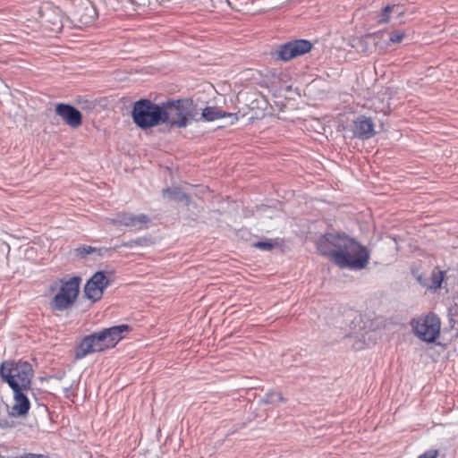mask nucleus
<instances>
[{
  "mask_svg": "<svg viewBox=\"0 0 458 458\" xmlns=\"http://www.w3.org/2000/svg\"><path fill=\"white\" fill-rule=\"evenodd\" d=\"M318 251L340 268L358 271L367 267L370 250L345 233L333 232L320 236Z\"/></svg>",
  "mask_w": 458,
  "mask_h": 458,
  "instance_id": "f257e3e1",
  "label": "nucleus"
},
{
  "mask_svg": "<svg viewBox=\"0 0 458 458\" xmlns=\"http://www.w3.org/2000/svg\"><path fill=\"white\" fill-rule=\"evenodd\" d=\"M230 117L232 118L231 123H233L238 120V116L233 113H227L220 110L216 106H207L202 110L200 119H203L207 122H212L220 118Z\"/></svg>",
  "mask_w": 458,
  "mask_h": 458,
  "instance_id": "dca6fc26",
  "label": "nucleus"
},
{
  "mask_svg": "<svg viewBox=\"0 0 458 458\" xmlns=\"http://www.w3.org/2000/svg\"><path fill=\"white\" fill-rule=\"evenodd\" d=\"M41 23L53 31H58L62 28V19L59 10L46 4L39 9Z\"/></svg>",
  "mask_w": 458,
  "mask_h": 458,
  "instance_id": "9b49d317",
  "label": "nucleus"
},
{
  "mask_svg": "<svg viewBox=\"0 0 458 458\" xmlns=\"http://www.w3.org/2000/svg\"><path fill=\"white\" fill-rule=\"evenodd\" d=\"M109 285V280L104 272L95 273L84 287L85 296L93 302L100 300L104 290Z\"/></svg>",
  "mask_w": 458,
  "mask_h": 458,
  "instance_id": "1a4fd4ad",
  "label": "nucleus"
},
{
  "mask_svg": "<svg viewBox=\"0 0 458 458\" xmlns=\"http://www.w3.org/2000/svg\"><path fill=\"white\" fill-rule=\"evenodd\" d=\"M417 280L420 282V284L428 288V281L426 278H423L422 276H419L417 277Z\"/></svg>",
  "mask_w": 458,
  "mask_h": 458,
  "instance_id": "cd10ccee",
  "label": "nucleus"
},
{
  "mask_svg": "<svg viewBox=\"0 0 458 458\" xmlns=\"http://www.w3.org/2000/svg\"><path fill=\"white\" fill-rule=\"evenodd\" d=\"M275 246V243L271 241H264V242H257L253 243V247L261 250H271Z\"/></svg>",
  "mask_w": 458,
  "mask_h": 458,
  "instance_id": "412c9836",
  "label": "nucleus"
},
{
  "mask_svg": "<svg viewBox=\"0 0 458 458\" xmlns=\"http://www.w3.org/2000/svg\"><path fill=\"white\" fill-rule=\"evenodd\" d=\"M132 2L138 5H146L150 4L149 0H132Z\"/></svg>",
  "mask_w": 458,
  "mask_h": 458,
  "instance_id": "bb28decb",
  "label": "nucleus"
},
{
  "mask_svg": "<svg viewBox=\"0 0 458 458\" xmlns=\"http://www.w3.org/2000/svg\"><path fill=\"white\" fill-rule=\"evenodd\" d=\"M440 319L435 314L419 317L411 322L415 335L422 341L432 343L439 335Z\"/></svg>",
  "mask_w": 458,
  "mask_h": 458,
  "instance_id": "0eeeda50",
  "label": "nucleus"
},
{
  "mask_svg": "<svg viewBox=\"0 0 458 458\" xmlns=\"http://www.w3.org/2000/svg\"><path fill=\"white\" fill-rule=\"evenodd\" d=\"M127 325H119L85 336L75 350V358L81 360L88 354L114 347L129 333Z\"/></svg>",
  "mask_w": 458,
  "mask_h": 458,
  "instance_id": "f03ea898",
  "label": "nucleus"
},
{
  "mask_svg": "<svg viewBox=\"0 0 458 458\" xmlns=\"http://www.w3.org/2000/svg\"><path fill=\"white\" fill-rule=\"evenodd\" d=\"M199 120L197 109L189 99H178L162 104V123L182 129L193 121Z\"/></svg>",
  "mask_w": 458,
  "mask_h": 458,
  "instance_id": "7ed1b4c3",
  "label": "nucleus"
},
{
  "mask_svg": "<svg viewBox=\"0 0 458 458\" xmlns=\"http://www.w3.org/2000/svg\"><path fill=\"white\" fill-rule=\"evenodd\" d=\"M374 123L370 118L360 115L354 121L353 133L361 140H368L374 136Z\"/></svg>",
  "mask_w": 458,
  "mask_h": 458,
  "instance_id": "2eb2a0df",
  "label": "nucleus"
},
{
  "mask_svg": "<svg viewBox=\"0 0 458 458\" xmlns=\"http://www.w3.org/2000/svg\"><path fill=\"white\" fill-rule=\"evenodd\" d=\"M94 248L90 247V246H87V247H83L81 249H78V250L81 252V255L85 256V255H89L90 253H92L94 251Z\"/></svg>",
  "mask_w": 458,
  "mask_h": 458,
  "instance_id": "393cba45",
  "label": "nucleus"
},
{
  "mask_svg": "<svg viewBox=\"0 0 458 458\" xmlns=\"http://www.w3.org/2000/svg\"><path fill=\"white\" fill-rule=\"evenodd\" d=\"M438 451L437 449H430L420 454L418 458H437Z\"/></svg>",
  "mask_w": 458,
  "mask_h": 458,
  "instance_id": "b1692460",
  "label": "nucleus"
},
{
  "mask_svg": "<svg viewBox=\"0 0 458 458\" xmlns=\"http://www.w3.org/2000/svg\"><path fill=\"white\" fill-rule=\"evenodd\" d=\"M264 402L267 403H273L276 402H284V399L280 393H271L266 395Z\"/></svg>",
  "mask_w": 458,
  "mask_h": 458,
  "instance_id": "4be33fe9",
  "label": "nucleus"
},
{
  "mask_svg": "<svg viewBox=\"0 0 458 458\" xmlns=\"http://www.w3.org/2000/svg\"><path fill=\"white\" fill-rule=\"evenodd\" d=\"M55 113L65 122L66 124L72 128L79 127L82 123V115L81 112L68 104H57L55 106Z\"/></svg>",
  "mask_w": 458,
  "mask_h": 458,
  "instance_id": "f8f14e48",
  "label": "nucleus"
},
{
  "mask_svg": "<svg viewBox=\"0 0 458 458\" xmlns=\"http://www.w3.org/2000/svg\"><path fill=\"white\" fill-rule=\"evenodd\" d=\"M444 280V272L441 270L434 269L431 273L429 283H428V289L437 290L441 287Z\"/></svg>",
  "mask_w": 458,
  "mask_h": 458,
  "instance_id": "6ab92c4d",
  "label": "nucleus"
},
{
  "mask_svg": "<svg viewBox=\"0 0 458 458\" xmlns=\"http://www.w3.org/2000/svg\"><path fill=\"white\" fill-rule=\"evenodd\" d=\"M391 13H395L396 15H401L403 13L401 7L398 5H386L381 14L380 18L378 20L379 23H388L390 21V16Z\"/></svg>",
  "mask_w": 458,
  "mask_h": 458,
  "instance_id": "a211bd4d",
  "label": "nucleus"
},
{
  "mask_svg": "<svg viewBox=\"0 0 458 458\" xmlns=\"http://www.w3.org/2000/svg\"><path fill=\"white\" fill-rule=\"evenodd\" d=\"M147 242H148V240L146 238L140 237L135 240H131L128 242H124L123 244V246L128 247V248H132L133 246H136V245H138V246L146 245Z\"/></svg>",
  "mask_w": 458,
  "mask_h": 458,
  "instance_id": "5701e85b",
  "label": "nucleus"
},
{
  "mask_svg": "<svg viewBox=\"0 0 458 458\" xmlns=\"http://www.w3.org/2000/svg\"><path fill=\"white\" fill-rule=\"evenodd\" d=\"M0 426L2 428L9 427V423L6 420H4L3 422H0Z\"/></svg>",
  "mask_w": 458,
  "mask_h": 458,
  "instance_id": "c85d7f7f",
  "label": "nucleus"
},
{
  "mask_svg": "<svg viewBox=\"0 0 458 458\" xmlns=\"http://www.w3.org/2000/svg\"><path fill=\"white\" fill-rule=\"evenodd\" d=\"M131 117L134 123L141 129H148L162 123V105L148 99H140L133 105Z\"/></svg>",
  "mask_w": 458,
  "mask_h": 458,
  "instance_id": "39448f33",
  "label": "nucleus"
},
{
  "mask_svg": "<svg viewBox=\"0 0 458 458\" xmlns=\"http://www.w3.org/2000/svg\"><path fill=\"white\" fill-rule=\"evenodd\" d=\"M73 18L81 25L89 26L95 21L97 12L94 5L90 2L86 1L76 7Z\"/></svg>",
  "mask_w": 458,
  "mask_h": 458,
  "instance_id": "ddd939ff",
  "label": "nucleus"
},
{
  "mask_svg": "<svg viewBox=\"0 0 458 458\" xmlns=\"http://www.w3.org/2000/svg\"><path fill=\"white\" fill-rule=\"evenodd\" d=\"M33 369L30 362L5 360L0 364V377L12 390L30 389Z\"/></svg>",
  "mask_w": 458,
  "mask_h": 458,
  "instance_id": "20e7f679",
  "label": "nucleus"
},
{
  "mask_svg": "<svg viewBox=\"0 0 458 458\" xmlns=\"http://www.w3.org/2000/svg\"><path fill=\"white\" fill-rule=\"evenodd\" d=\"M406 34L403 30H394L390 33L389 40L394 44H398L403 41Z\"/></svg>",
  "mask_w": 458,
  "mask_h": 458,
  "instance_id": "aec40b11",
  "label": "nucleus"
},
{
  "mask_svg": "<svg viewBox=\"0 0 458 458\" xmlns=\"http://www.w3.org/2000/svg\"><path fill=\"white\" fill-rule=\"evenodd\" d=\"M311 48L312 43L307 39L292 40L279 47L277 57L287 62L309 53Z\"/></svg>",
  "mask_w": 458,
  "mask_h": 458,
  "instance_id": "6e6552de",
  "label": "nucleus"
},
{
  "mask_svg": "<svg viewBox=\"0 0 458 458\" xmlns=\"http://www.w3.org/2000/svg\"><path fill=\"white\" fill-rule=\"evenodd\" d=\"M148 222L149 218L145 214L134 215L132 213H119L116 215L115 218L113 219L114 225H120L135 230L143 229Z\"/></svg>",
  "mask_w": 458,
  "mask_h": 458,
  "instance_id": "9d476101",
  "label": "nucleus"
},
{
  "mask_svg": "<svg viewBox=\"0 0 458 458\" xmlns=\"http://www.w3.org/2000/svg\"><path fill=\"white\" fill-rule=\"evenodd\" d=\"M20 458H47L44 454H25Z\"/></svg>",
  "mask_w": 458,
  "mask_h": 458,
  "instance_id": "a878e982",
  "label": "nucleus"
},
{
  "mask_svg": "<svg viewBox=\"0 0 458 458\" xmlns=\"http://www.w3.org/2000/svg\"><path fill=\"white\" fill-rule=\"evenodd\" d=\"M30 389H16L13 392L14 403L12 407L11 414L14 417L24 416L29 412L30 403L26 393Z\"/></svg>",
  "mask_w": 458,
  "mask_h": 458,
  "instance_id": "4468645a",
  "label": "nucleus"
},
{
  "mask_svg": "<svg viewBox=\"0 0 458 458\" xmlns=\"http://www.w3.org/2000/svg\"><path fill=\"white\" fill-rule=\"evenodd\" d=\"M163 197L169 200L189 202L188 195L180 188H165L162 191Z\"/></svg>",
  "mask_w": 458,
  "mask_h": 458,
  "instance_id": "f3484780",
  "label": "nucleus"
},
{
  "mask_svg": "<svg viewBox=\"0 0 458 458\" xmlns=\"http://www.w3.org/2000/svg\"><path fill=\"white\" fill-rule=\"evenodd\" d=\"M81 277L73 276L62 283L59 292L50 301L53 310L64 311L70 309L77 300L80 293Z\"/></svg>",
  "mask_w": 458,
  "mask_h": 458,
  "instance_id": "423d86ee",
  "label": "nucleus"
}]
</instances>
